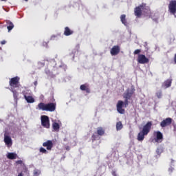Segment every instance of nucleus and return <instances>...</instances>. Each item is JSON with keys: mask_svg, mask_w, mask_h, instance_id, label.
I'll return each mask as SVG.
<instances>
[{"mask_svg": "<svg viewBox=\"0 0 176 176\" xmlns=\"http://www.w3.org/2000/svg\"><path fill=\"white\" fill-rule=\"evenodd\" d=\"M133 94V91L132 90H129L128 89L124 94V98L125 99H129L130 100V98H131V96Z\"/></svg>", "mask_w": 176, "mask_h": 176, "instance_id": "nucleus-14", "label": "nucleus"}, {"mask_svg": "<svg viewBox=\"0 0 176 176\" xmlns=\"http://www.w3.org/2000/svg\"><path fill=\"white\" fill-rule=\"evenodd\" d=\"M80 89L82 91H86L87 93L89 94L90 93V89L89 88L88 86H86V85H82L80 87Z\"/></svg>", "mask_w": 176, "mask_h": 176, "instance_id": "nucleus-19", "label": "nucleus"}, {"mask_svg": "<svg viewBox=\"0 0 176 176\" xmlns=\"http://www.w3.org/2000/svg\"><path fill=\"white\" fill-rule=\"evenodd\" d=\"M154 135L156 136L155 141L157 143H161L163 141V134L160 131H155Z\"/></svg>", "mask_w": 176, "mask_h": 176, "instance_id": "nucleus-9", "label": "nucleus"}, {"mask_svg": "<svg viewBox=\"0 0 176 176\" xmlns=\"http://www.w3.org/2000/svg\"><path fill=\"white\" fill-rule=\"evenodd\" d=\"M97 134L102 136L104 134V130L102 127L98 128Z\"/></svg>", "mask_w": 176, "mask_h": 176, "instance_id": "nucleus-23", "label": "nucleus"}, {"mask_svg": "<svg viewBox=\"0 0 176 176\" xmlns=\"http://www.w3.org/2000/svg\"><path fill=\"white\" fill-rule=\"evenodd\" d=\"M174 61H175V63H176V54H175V55Z\"/></svg>", "mask_w": 176, "mask_h": 176, "instance_id": "nucleus-38", "label": "nucleus"}, {"mask_svg": "<svg viewBox=\"0 0 176 176\" xmlns=\"http://www.w3.org/2000/svg\"><path fill=\"white\" fill-rule=\"evenodd\" d=\"M153 126V122L151 121H148L146 124L143 126L142 131H140L138 135V140L143 141L144 139V136L147 135L148 133L151 131Z\"/></svg>", "mask_w": 176, "mask_h": 176, "instance_id": "nucleus-1", "label": "nucleus"}, {"mask_svg": "<svg viewBox=\"0 0 176 176\" xmlns=\"http://www.w3.org/2000/svg\"><path fill=\"white\" fill-rule=\"evenodd\" d=\"M18 176H23L22 173H19Z\"/></svg>", "mask_w": 176, "mask_h": 176, "instance_id": "nucleus-39", "label": "nucleus"}, {"mask_svg": "<svg viewBox=\"0 0 176 176\" xmlns=\"http://www.w3.org/2000/svg\"><path fill=\"white\" fill-rule=\"evenodd\" d=\"M141 52V50L138 49V50H135L133 52L134 54H138Z\"/></svg>", "mask_w": 176, "mask_h": 176, "instance_id": "nucleus-31", "label": "nucleus"}, {"mask_svg": "<svg viewBox=\"0 0 176 176\" xmlns=\"http://www.w3.org/2000/svg\"><path fill=\"white\" fill-rule=\"evenodd\" d=\"M138 62L140 64H145L149 62V59L144 54H139L138 56Z\"/></svg>", "mask_w": 176, "mask_h": 176, "instance_id": "nucleus-7", "label": "nucleus"}, {"mask_svg": "<svg viewBox=\"0 0 176 176\" xmlns=\"http://www.w3.org/2000/svg\"><path fill=\"white\" fill-rule=\"evenodd\" d=\"M4 142H5L6 144H7L8 146H10V145L11 146L12 144V139L8 135H5Z\"/></svg>", "mask_w": 176, "mask_h": 176, "instance_id": "nucleus-17", "label": "nucleus"}, {"mask_svg": "<svg viewBox=\"0 0 176 176\" xmlns=\"http://www.w3.org/2000/svg\"><path fill=\"white\" fill-rule=\"evenodd\" d=\"M168 12L171 14H176V0H171L168 5Z\"/></svg>", "mask_w": 176, "mask_h": 176, "instance_id": "nucleus-4", "label": "nucleus"}, {"mask_svg": "<svg viewBox=\"0 0 176 176\" xmlns=\"http://www.w3.org/2000/svg\"><path fill=\"white\" fill-rule=\"evenodd\" d=\"M19 80L20 78L18 76L12 78L9 82L10 85L11 86L12 88H17L19 87Z\"/></svg>", "mask_w": 176, "mask_h": 176, "instance_id": "nucleus-5", "label": "nucleus"}, {"mask_svg": "<svg viewBox=\"0 0 176 176\" xmlns=\"http://www.w3.org/2000/svg\"><path fill=\"white\" fill-rule=\"evenodd\" d=\"M26 2H28V0H25Z\"/></svg>", "mask_w": 176, "mask_h": 176, "instance_id": "nucleus-41", "label": "nucleus"}, {"mask_svg": "<svg viewBox=\"0 0 176 176\" xmlns=\"http://www.w3.org/2000/svg\"><path fill=\"white\" fill-rule=\"evenodd\" d=\"M148 12V9L143 4L136 7L134 10L135 16L138 18L141 17L142 14H147Z\"/></svg>", "mask_w": 176, "mask_h": 176, "instance_id": "nucleus-3", "label": "nucleus"}, {"mask_svg": "<svg viewBox=\"0 0 176 176\" xmlns=\"http://www.w3.org/2000/svg\"><path fill=\"white\" fill-rule=\"evenodd\" d=\"M120 52V47L118 45H115L111 50V54L112 56H116V55L118 54Z\"/></svg>", "mask_w": 176, "mask_h": 176, "instance_id": "nucleus-12", "label": "nucleus"}, {"mask_svg": "<svg viewBox=\"0 0 176 176\" xmlns=\"http://www.w3.org/2000/svg\"><path fill=\"white\" fill-rule=\"evenodd\" d=\"M120 20L122 23V24H124V25H126V27H127V25H129V23L126 19V15L125 14H122L120 16Z\"/></svg>", "mask_w": 176, "mask_h": 176, "instance_id": "nucleus-18", "label": "nucleus"}, {"mask_svg": "<svg viewBox=\"0 0 176 176\" xmlns=\"http://www.w3.org/2000/svg\"><path fill=\"white\" fill-rule=\"evenodd\" d=\"M38 107L39 110L52 112L56 110V102H49L47 104L41 102L38 104Z\"/></svg>", "mask_w": 176, "mask_h": 176, "instance_id": "nucleus-2", "label": "nucleus"}, {"mask_svg": "<svg viewBox=\"0 0 176 176\" xmlns=\"http://www.w3.org/2000/svg\"><path fill=\"white\" fill-rule=\"evenodd\" d=\"M41 173L40 170L36 169L34 170L33 176H39Z\"/></svg>", "mask_w": 176, "mask_h": 176, "instance_id": "nucleus-26", "label": "nucleus"}, {"mask_svg": "<svg viewBox=\"0 0 176 176\" xmlns=\"http://www.w3.org/2000/svg\"><path fill=\"white\" fill-rule=\"evenodd\" d=\"M173 170H174V168H173V167H170V168H169V169H168V172H169L170 174L171 173H173Z\"/></svg>", "mask_w": 176, "mask_h": 176, "instance_id": "nucleus-32", "label": "nucleus"}, {"mask_svg": "<svg viewBox=\"0 0 176 176\" xmlns=\"http://www.w3.org/2000/svg\"><path fill=\"white\" fill-rule=\"evenodd\" d=\"M40 153H44V154H47L48 153V151L44 148L43 147H41L39 149Z\"/></svg>", "mask_w": 176, "mask_h": 176, "instance_id": "nucleus-27", "label": "nucleus"}, {"mask_svg": "<svg viewBox=\"0 0 176 176\" xmlns=\"http://www.w3.org/2000/svg\"><path fill=\"white\" fill-rule=\"evenodd\" d=\"M34 84L35 86H36V85H38V82H37V81H35V82H34Z\"/></svg>", "mask_w": 176, "mask_h": 176, "instance_id": "nucleus-37", "label": "nucleus"}, {"mask_svg": "<svg viewBox=\"0 0 176 176\" xmlns=\"http://www.w3.org/2000/svg\"><path fill=\"white\" fill-rule=\"evenodd\" d=\"M7 157L8 159L14 160V159H16L17 155L14 153H9Z\"/></svg>", "mask_w": 176, "mask_h": 176, "instance_id": "nucleus-20", "label": "nucleus"}, {"mask_svg": "<svg viewBox=\"0 0 176 176\" xmlns=\"http://www.w3.org/2000/svg\"><path fill=\"white\" fill-rule=\"evenodd\" d=\"M66 150H67V151H69V150H70V147H69V146H66Z\"/></svg>", "mask_w": 176, "mask_h": 176, "instance_id": "nucleus-36", "label": "nucleus"}, {"mask_svg": "<svg viewBox=\"0 0 176 176\" xmlns=\"http://www.w3.org/2000/svg\"><path fill=\"white\" fill-rule=\"evenodd\" d=\"M41 124L43 127L49 129L50 127V119L47 116H41Z\"/></svg>", "mask_w": 176, "mask_h": 176, "instance_id": "nucleus-6", "label": "nucleus"}, {"mask_svg": "<svg viewBox=\"0 0 176 176\" xmlns=\"http://www.w3.org/2000/svg\"><path fill=\"white\" fill-rule=\"evenodd\" d=\"M24 98L27 100L28 103H33L34 102V98L31 96H27L25 92H23Z\"/></svg>", "mask_w": 176, "mask_h": 176, "instance_id": "nucleus-15", "label": "nucleus"}, {"mask_svg": "<svg viewBox=\"0 0 176 176\" xmlns=\"http://www.w3.org/2000/svg\"><path fill=\"white\" fill-rule=\"evenodd\" d=\"M129 100L128 98H125V100L124 102V105L125 107H126L129 105Z\"/></svg>", "mask_w": 176, "mask_h": 176, "instance_id": "nucleus-30", "label": "nucleus"}, {"mask_svg": "<svg viewBox=\"0 0 176 176\" xmlns=\"http://www.w3.org/2000/svg\"><path fill=\"white\" fill-rule=\"evenodd\" d=\"M156 96L160 99L162 97V91L160 90L156 93Z\"/></svg>", "mask_w": 176, "mask_h": 176, "instance_id": "nucleus-28", "label": "nucleus"}, {"mask_svg": "<svg viewBox=\"0 0 176 176\" xmlns=\"http://www.w3.org/2000/svg\"><path fill=\"white\" fill-rule=\"evenodd\" d=\"M156 151L157 154H159L160 153H161L162 150L160 148H157Z\"/></svg>", "mask_w": 176, "mask_h": 176, "instance_id": "nucleus-35", "label": "nucleus"}, {"mask_svg": "<svg viewBox=\"0 0 176 176\" xmlns=\"http://www.w3.org/2000/svg\"><path fill=\"white\" fill-rule=\"evenodd\" d=\"M16 163L17 164L22 165L23 161H22V160H18Z\"/></svg>", "mask_w": 176, "mask_h": 176, "instance_id": "nucleus-33", "label": "nucleus"}, {"mask_svg": "<svg viewBox=\"0 0 176 176\" xmlns=\"http://www.w3.org/2000/svg\"><path fill=\"white\" fill-rule=\"evenodd\" d=\"M44 147H46L47 150L51 151L54 146V144L52 140H47L43 144Z\"/></svg>", "mask_w": 176, "mask_h": 176, "instance_id": "nucleus-11", "label": "nucleus"}, {"mask_svg": "<svg viewBox=\"0 0 176 176\" xmlns=\"http://www.w3.org/2000/svg\"><path fill=\"white\" fill-rule=\"evenodd\" d=\"M98 135L97 134H93V135L91 136V140L94 142L95 140H96V139L98 138Z\"/></svg>", "mask_w": 176, "mask_h": 176, "instance_id": "nucleus-29", "label": "nucleus"}, {"mask_svg": "<svg viewBox=\"0 0 176 176\" xmlns=\"http://www.w3.org/2000/svg\"><path fill=\"white\" fill-rule=\"evenodd\" d=\"M172 81L173 80L169 78V79H167L166 80H165L162 85V87L164 89H167L168 87H170L171 86V84H172Z\"/></svg>", "mask_w": 176, "mask_h": 176, "instance_id": "nucleus-13", "label": "nucleus"}, {"mask_svg": "<svg viewBox=\"0 0 176 176\" xmlns=\"http://www.w3.org/2000/svg\"><path fill=\"white\" fill-rule=\"evenodd\" d=\"M3 2H7L8 0H1Z\"/></svg>", "mask_w": 176, "mask_h": 176, "instance_id": "nucleus-40", "label": "nucleus"}, {"mask_svg": "<svg viewBox=\"0 0 176 176\" xmlns=\"http://www.w3.org/2000/svg\"><path fill=\"white\" fill-rule=\"evenodd\" d=\"M12 91L13 92V96H14V100L16 101V102H17V100H18V96H19V94H18V92L16 91V90H12Z\"/></svg>", "mask_w": 176, "mask_h": 176, "instance_id": "nucleus-24", "label": "nucleus"}, {"mask_svg": "<svg viewBox=\"0 0 176 176\" xmlns=\"http://www.w3.org/2000/svg\"><path fill=\"white\" fill-rule=\"evenodd\" d=\"M1 43L2 45H6V41L5 40H3V41H1Z\"/></svg>", "mask_w": 176, "mask_h": 176, "instance_id": "nucleus-34", "label": "nucleus"}, {"mask_svg": "<svg viewBox=\"0 0 176 176\" xmlns=\"http://www.w3.org/2000/svg\"><path fill=\"white\" fill-rule=\"evenodd\" d=\"M124 102L122 100H119L117 103V111L120 113V114H124L125 113V110L123 109L124 107Z\"/></svg>", "mask_w": 176, "mask_h": 176, "instance_id": "nucleus-8", "label": "nucleus"}, {"mask_svg": "<svg viewBox=\"0 0 176 176\" xmlns=\"http://www.w3.org/2000/svg\"><path fill=\"white\" fill-rule=\"evenodd\" d=\"M43 65L44 66V65H45V64H44V63H43Z\"/></svg>", "mask_w": 176, "mask_h": 176, "instance_id": "nucleus-42", "label": "nucleus"}, {"mask_svg": "<svg viewBox=\"0 0 176 176\" xmlns=\"http://www.w3.org/2000/svg\"><path fill=\"white\" fill-rule=\"evenodd\" d=\"M173 119L170 118H167L165 120H164L163 121L161 122L160 123V126L164 128L166 127L167 126L170 125V124L172 123Z\"/></svg>", "mask_w": 176, "mask_h": 176, "instance_id": "nucleus-10", "label": "nucleus"}, {"mask_svg": "<svg viewBox=\"0 0 176 176\" xmlns=\"http://www.w3.org/2000/svg\"><path fill=\"white\" fill-rule=\"evenodd\" d=\"M123 127V125L122 124V122L120 121V122H118L117 124H116V129L117 131H120L122 129Z\"/></svg>", "mask_w": 176, "mask_h": 176, "instance_id": "nucleus-25", "label": "nucleus"}, {"mask_svg": "<svg viewBox=\"0 0 176 176\" xmlns=\"http://www.w3.org/2000/svg\"><path fill=\"white\" fill-rule=\"evenodd\" d=\"M7 24H8V31H12V30L14 28V24L10 21H7Z\"/></svg>", "mask_w": 176, "mask_h": 176, "instance_id": "nucleus-22", "label": "nucleus"}, {"mask_svg": "<svg viewBox=\"0 0 176 176\" xmlns=\"http://www.w3.org/2000/svg\"><path fill=\"white\" fill-rule=\"evenodd\" d=\"M52 128H53L54 131H58L59 129H60V125L57 122H54L52 124Z\"/></svg>", "mask_w": 176, "mask_h": 176, "instance_id": "nucleus-21", "label": "nucleus"}, {"mask_svg": "<svg viewBox=\"0 0 176 176\" xmlns=\"http://www.w3.org/2000/svg\"><path fill=\"white\" fill-rule=\"evenodd\" d=\"M74 34V32L69 29V27H65L64 34L65 36H69V35H72Z\"/></svg>", "mask_w": 176, "mask_h": 176, "instance_id": "nucleus-16", "label": "nucleus"}]
</instances>
